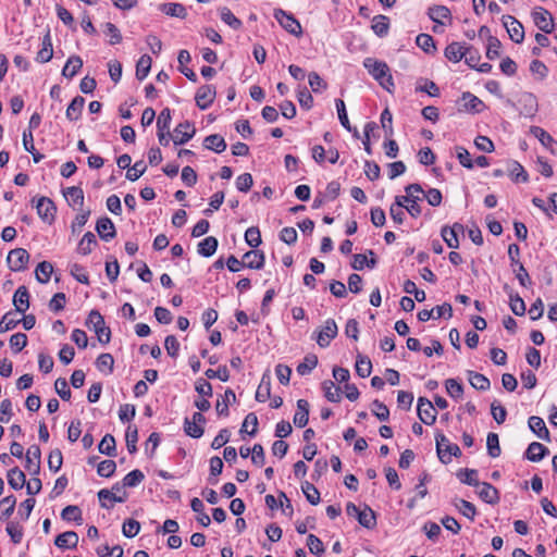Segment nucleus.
<instances>
[{"mask_svg":"<svg viewBox=\"0 0 557 557\" xmlns=\"http://www.w3.org/2000/svg\"><path fill=\"white\" fill-rule=\"evenodd\" d=\"M487 454L492 458H496L500 455L499 438L496 433H488L486 438Z\"/></svg>","mask_w":557,"mask_h":557,"instance_id":"obj_58","label":"nucleus"},{"mask_svg":"<svg viewBox=\"0 0 557 557\" xmlns=\"http://www.w3.org/2000/svg\"><path fill=\"white\" fill-rule=\"evenodd\" d=\"M25 482V474L20 468L14 467L8 471V483L13 490H21Z\"/></svg>","mask_w":557,"mask_h":557,"instance_id":"obj_37","label":"nucleus"},{"mask_svg":"<svg viewBox=\"0 0 557 557\" xmlns=\"http://www.w3.org/2000/svg\"><path fill=\"white\" fill-rule=\"evenodd\" d=\"M419 419L426 425H432L436 420V410L433 404L425 397L418 399L417 406Z\"/></svg>","mask_w":557,"mask_h":557,"instance_id":"obj_9","label":"nucleus"},{"mask_svg":"<svg viewBox=\"0 0 557 557\" xmlns=\"http://www.w3.org/2000/svg\"><path fill=\"white\" fill-rule=\"evenodd\" d=\"M530 132L552 153L557 154V141L545 129L540 126H532Z\"/></svg>","mask_w":557,"mask_h":557,"instance_id":"obj_17","label":"nucleus"},{"mask_svg":"<svg viewBox=\"0 0 557 557\" xmlns=\"http://www.w3.org/2000/svg\"><path fill=\"white\" fill-rule=\"evenodd\" d=\"M85 104V99L81 96H76L66 109V117L70 121H76L79 119L83 108Z\"/></svg>","mask_w":557,"mask_h":557,"instance_id":"obj_38","label":"nucleus"},{"mask_svg":"<svg viewBox=\"0 0 557 557\" xmlns=\"http://www.w3.org/2000/svg\"><path fill=\"white\" fill-rule=\"evenodd\" d=\"M519 103L522 106V113L527 116H532L537 111V99L531 92H523L519 98Z\"/></svg>","mask_w":557,"mask_h":557,"instance_id":"obj_27","label":"nucleus"},{"mask_svg":"<svg viewBox=\"0 0 557 557\" xmlns=\"http://www.w3.org/2000/svg\"><path fill=\"white\" fill-rule=\"evenodd\" d=\"M215 88L212 85H202L198 88L195 100L199 109L206 110L209 108L215 99Z\"/></svg>","mask_w":557,"mask_h":557,"instance_id":"obj_13","label":"nucleus"},{"mask_svg":"<svg viewBox=\"0 0 557 557\" xmlns=\"http://www.w3.org/2000/svg\"><path fill=\"white\" fill-rule=\"evenodd\" d=\"M98 449L101 454L107 456L115 455V440L111 434H106L98 445Z\"/></svg>","mask_w":557,"mask_h":557,"instance_id":"obj_55","label":"nucleus"},{"mask_svg":"<svg viewBox=\"0 0 557 557\" xmlns=\"http://www.w3.org/2000/svg\"><path fill=\"white\" fill-rule=\"evenodd\" d=\"M29 261V253L24 248H15L11 250L7 257L9 268L14 271H23Z\"/></svg>","mask_w":557,"mask_h":557,"instance_id":"obj_6","label":"nucleus"},{"mask_svg":"<svg viewBox=\"0 0 557 557\" xmlns=\"http://www.w3.org/2000/svg\"><path fill=\"white\" fill-rule=\"evenodd\" d=\"M53 272V265L48 261L40 262L36 270L35 276L39 283H48L50 281L51 274Z\"/></svg>","mask_w":557,"mask_h":557,"instance_id":"obj_42","label":"nucleus"},{"mask_svg":"<svg viewBox=\"0 0 557 557\" xmlns=\"http://www.w3.org/2000/svg\"><path fill=\"white\" fill-rule=\"evenodd\" d=\"M184 431L188 436L193 438H199L203 434V426L198 423L191 422L189 418H185Z\"/></svg>","mask_w":557,"mask_h":557,"instance_id":"obj_63","label":"nucleus"},{"mask_svg":"<svg viewBox=\"0 0 557 557\" xmlns=\"http://www.w3.org/2000/svg\"><path fill=\"white\" fill-rule=\"evenodd\" d=\"M435 443L438 459L443 463L448 465L449 462H451L453 457L461 456V449L459 448V446L457 444L450 443L449 440L444 434H436Z\"/></svg>","mask_w":557,"mask_h":557,"instance_id":"obj_2","label":"nucleus"},{"mask_svg":"<svg viewBox=\"0 0 557 557\" xmlns=\"http://www.w3.org/2000/svg\"><path fill=\"white\" fill-rule=\"evenodd\" d=\"M244 260L247 268L260 270L264 267L265 257L260 250H250L244 255Z\"/></svg>","mask_w":557,"mask_h":557,"instance_id":"obj_28","label":"nucleus"},{"mask_svg":"<svg viewBox=\"0 0 557 557\" xmlns=\"http://www.w3.org/2000/svg\"><path fill=\"white\" fill-rule=\"evenodd\" d=\"M428 15L434 23L441 26L445 25V20H451L450 11L445 5L431 7L428 11Z\"/></svg>","mask_w":557,"mask_h":557,"instance_id":"obj_24","label":"nucleus"},{"mask_svg":"<svg viewBox=\"0 0 557 557\" xmlns=\"http://www.w3.org/2000/svg\"><path fill=\"white\" fill-rule=\"evenodd\" d=\"M273 15L280 25L289 34L297 37L302 34L300 23L294 17L292 13H288L282 9H275Z\"/></svg>","mask_w":557,"mask_h":557,"instance_id":"obj_5","label":"nucleus"},{"mask_svg":"<svg viewBox=\"0 0 557 557\" xmlns=\"http://www.w3.org/2000/svg\"><path fill=\"white\" fill-rule=\"evenodd\" d=\"M460 110L470 112V113H480L484 109V103L481 99H479L473 94L466 91L462 94L459 101Z\"/></svg>","mask_w":557,"mask_h":557,"instance_id":"obj_14","label":"nucleus"},{"mask_svg":"<svg viewBox=\"0 0 557 557\" xmlns=\"http://www.w3.org/2000/svg\"><path fill=\"white\" fill-rule=\"evenodd\" d=\"M16 498L14 495L5 496L0 500V520L9 518L15 508Z\"/></svg>","mask_w":557,"mask_h":557,"instance_id":"obj_47","label":"nucleus"},{"mask_svg":"<svg viewBox=\"0 0 557 557\" xmlns=\"http://www.w3.org/2000/svg\"><path fill=\"white\" fill-rule=\"evenodd\" d=\"M372 29L379 37L387 35L389 29V20L385 15H376L372 20Z\"/></svg>","mask_w":557,"mask_h":557,"instance_id":"obj_43","label":"nucleus"},{"mask_svg":"<svg viewBox=\"0 0 557 557\" xmlns=\"http://www.w3.org/2000/svg\"><path fill=\"white\" fill-rule=\"evenodd\" d=\"M416 44L426 53H431L436 50L434 39L429 34H419L416 38Z\"/></svg>","mask_w":557,"mask_h":557,"instance_id":"obj_53","label":"nucleus"},{"mask_svg":"<svg viewBox=\"0 0 557 557\" xmlns=\"http://www.w3.org/2000/svg\"><path fill=\"white\" fill-rule=\"evenodd\" d=\"M478 487L479 497L491 505L497 504L499 502V494L497 488H495L492 484L487 482H482Z\"/></svg>","mask_w":557,"mask_h":557,"instance_id":"obj_19","label":"nucleus"},{"mask_svg":"<svg viewBox=\"0 0 557 557\" xmlns=\"http://www.w3.org/2000/svg\"><path fill=\"white\" fill-rule=\"evenodd\" d=\"M318 364V357L315 355H307L304 361L297 366V372L299 375L309 374Z\"/></svg>","mask_w":557,"mask_h":557,"instance_id":"obj_50","label":"nucleus"},{"mask_svg":"<svg viewBox=\"0 0 557 557\" xmlns=\"http://www.w3.org/2000/svg\"><path fill=\"white\" fill-rule=\"evenodd\" d=\"M96 231L101 239L109 242L115 236V227L109 218H101L97 221Z\"/></svg>","mask_w":557,"mask_h":557,"instance_id":"obj_20","label":"nucleus"},{"mask_svg":"<svg viewBox=\"0 0 557 557\" xmlns=\"http://www.w3.org/2000/svg\"><path fill=\"white\" fill-rule=\"evenodd\" d=\"M447 394L455 399H459L463 395V386L456 379H447L445 381Z\"/></svg>","mask_w":557,"mask_h":557,"instance_id":"obj_56","label":"nucleus"},{"mask_svg":"<svg viewBox=\"0 0 557 557\" xmlns=\"http://www.w3.org/2000/svg\"><path fill=\"white\" fill-rule=\"evenodd\" d=\"M338 327L333 319H327L323 327L319 331L317 336V344L325 348L330 345L331 341L337 336Z\"/></svg>","mask_w":557,"mask_h":557,"instance_id":"obj_10","label":"nucleus"},{"mask_svg":"<svg viewBox=\"0 0 557 557\" xmlns=\"http://www.w3.org/2000/svg\"><path fill=\"white\" fill-rule=\"evenodd\" d=\"M96 245L97 239L95 234H92L91 232H87L78 243L77 252L83 256H86L92 251Z\"/></svg>","mask_w":557,"mask_h":557,"instance_id":"obj_41","label":"nucleus"},{"mask_svg":"<svg viewBox=\"0 0 557 557\" xmlns=\"http://www.w3.org/2000/svg\"><path fill=\"white\" fill-rule=\"evenodd\" d=\"M548 454V449L539 442H532L527 451L525 457L532 462L541 461Z\"/></svg>","mask_w":557,"mask_h":557,"instance_id":"obj_30","label":"nucleus"},{"mask_svg":"<svg viewBox=\"0 0 557 557\" xmlns=\"http://www.w3.org/2000/svg\"><path fill=\"white\" fill-rule=\"evenodd\" d=\"M457 476L463 484L470 486H479L481 484L475 469H461L457 472Z\"/></svg>","mask_w":557,"mask_h":557,"instance_id":"obj_46","label":"nucleus"},{"mask_svg":"<svg viewBox=\"0 0 557 557\" xmlns=\"http://www.w3.org/2000/svg\"><path fill=\"white\" fill-rule=\"evenodd\" d=\"M78 544V535L74 531H66L59 534L54 540V545L61 549L75 548Z\"/></svg>","mask_w":557,"mask_h":557,"instance_id":"obj_22","label":"nucleus"},{"mask_svg":"<svg viewBox=\"0 0 557 557\" xmlns=\"http://www.w3.org/2000/svg\"><path fill=\"white\" fill-rule=\"evenodd\" d=\"M20 322L21 319H17L13 311L7 312L0 320V333L13 330Z\"/></svg>","mask_w":557,"mask_h":557,"instance_id":"obj_54","label":"nucleus"},{"mask_svg":"<svg viewBox=\"0 0 557 557\" xmlns=\"http://www.w3.org/2000/svg\"><path fill=\"white\" fill-rule=\"evenodd\" d=\"M53 49L50 32L48 30L42 38L41 49L38 51L36 55V61L39 63L49 62L52 59Z\"/></svg>","mask_w":557,"mask_h":557,"instance_id":"obj_26","label":"nucleus"},{"mask_svg":"<svg viewBox=\"0 0 557 557\" xmlns=\"http://www.w3.org/2000/svg\"><path fill=\"white\" fill-rule=\"evenodd\" d=\"M203 146L206 149L212 150L216 153H221L226 149V143L224 138L219 134H212L205 138Z\"/></svg>","mask_w":557,"mask_h":557,"instance_id":"obj_32","label":"nucleus"},{"mask_svg":"<svg viewBox=\"0 0 557 557\" xmlns=\"http://www.w3.org/2000/svg\"><path fill=\"white\" fill-rule=\"evenodd\" d=\"M126 446L131 454L137 451L138 430L135 425H128L125 434Z\"/></svg>","mask_w":557,"mask_h":557,"instance_id":"obj_57","label":"nucleus"},{"mask_svg":"<svg viewBox=\"0 0 557 557\" xmlns=\"http://www.w3.org/2000/svg\"><path fill=\"white\" fill-rule=\"evenodd\" d=\"M358 522L367 528V529H374L375 525H376V517H375V513L374 511L366 506L363 510L360 511V513H358Z\"/></svg>","mask_w":557,"mask_h":557,"instance_id":"obj_44","label":"nucleus"},{"mask_svg":"<svg viewBox=\"0 0 557 557\" xmlns=\"http://www.w3.org/2000/svg\"><path fill=\"white\" fill-rule=\"evenodd\" d=\"M529 428L530 430L540 438L549 442V431L546 428L544 420L537 416H532L529 418Z\"/></svg>","mask_w":557,"mask_h":557,"instance_id":"obj_21","label":"nucleus"},{"mask_svg":"<svg viewBox=\"0 0 557 557\" xmlns=\"http://www.w3.org/2000/svg\"><path fill=\"white\" fill-rule=\"evenodd\" d=\"M307 546L313 555L321 556L324 553V545L322 541L314 534L308 535Z\"/></svg>","mask_w":557,"mask_h":557,"instance_id":"obj_64","label":"nucleus"},{"mask_svg":"<svg viewBox=\"0 0 557 557\" xmlns=\"http://www.w3.org/2000/svg\"><path fill=\"white\" fill-rule=\"evenodd\" d=\"M83 66V60L78 55H72L67 59L62 75L66 78H73Z\"/></svg>","mask_w":557,"mask_h":557,"instance_id":"obj_34","label":"nucleus"},{"mask_svg":"<svg viewBox=\"0 0 557 557\" xmlns=\"http://www.w3.org/2000/svg\"><path fill=\"white\" fill-rule=\"evenodd\" d=\"M451 504L462 516L470 519L471 521L474 520L476 516V508L472 503L455 497L451 500Z\"/></svg>","mask_w":557,"mask_h":557,"instance_id":"obj_29","label":"nucleus"},{"mask_svg":"<svg viewBox=\"0 0 557 557\" xmlns=\"http://www.w3.org/2000/svg\"><path fill=\"white\" fill-rule=\"evenodd\" d=\"M218 239L213 236H208L198 244V253L202 257H211L218 248Z\"/></svg>","mask_w":557,"mask_h":557,"instance_id":"obj_35","label":"nucleus"},{"mask_svg":"<svg viewBox=\"0 0 557 557\" xmlns=\"http://www.w3.org/2000/svg\"><path fill=\"white\" fill-rule=\"evenodd\" d=\"M466 44L454 41L445 48L444 55L450 62L457 63L463 59V55H466Z\"/></svg>","mask_w":557,"mask_h":557,"instance_id":"obj_23","label":"nucleus"},{"mask_svg":"<svg viewBox=\"0 0 557 557\" xmlns=\"http://www.w3.org/2000/svg\"><path fill=\"white\" fill-rule=\"evenodd\" d=\"M322 389L324 396L329 401L339 403L342 399V392L339 387H336L334 382L326 380L322 383Z\"/></svg>","mask_w":557,"mask_h":557,"instance_id":"obj_40","label":"nucleus"},{"mask_svg":"<svg viewBox=\"0 0 557 557\" xmlns=\"http://www.w3.org/2000/svg\"><path fill=\"white\" fill-rule=\"evenodd\" d=\"M5 530H7V533L9 534V536L11 537V541L14 544L21 543L24 532H23V527L18 522L10 521L7 524Z\"/></svg>","mask_w":557,"mask_h":557,"instance_id":"obj_59","label":"nucleus"},{"mask_svg":"<svg viewBox=\"0 0 557 557\" xmlns=\"http://www.w3.org/2000/svg\"><path fill=\"white\" fill-rule=\"evenodd\" d=\"M159 10L165 15L185 18L187 16V11L185 7L181 3L169 2L159 4Z\"/></svg>","mask_w":557,"mask_h":557,"instance_id":"obj_31","label":"nucleus"},{"mask_svg":"<svg viewBox=\"0 0 557 557\" xmlns=\"http://www.w3.org/2000/svg\"><path fill=\"white\" fill-rule=\"evenodd\" d=\"M64 197L67 201L72 202L73 205H82L84 200V194L82 188L76 186L67 187L64 190Z\"/></svg>","mask_w":557,"mask_h":557,"instance_id":"obj_61","label":"nucleus"},{"mask_svg":"<svg viewBox=\"0 0 557 557\" xmlns=\"http://www.w3.org/2000/svg\"><path fill=\"white\" fill-rule=\"evenodd\" d=\"M271 396V377L269 373H264L256 392V400L259 403L267 401Z\"/></svg>","mask_w":557,"mask_h":557,"instance_id":"obj_33","label":"nucleus"},{"mask_svg":"<svg viewBox=\"0 0 557 557\" xmlns=\"http://www.w3.org/2000/svg\"><path fill=\"white\" fill-rule=\"evenodd\" d=\"M40 448L38 445H30L26 451L25 468L33 474H38L40 471Z\"/></svg>","mask_w":557,"mask_h":557,"instance_id":"obj_16","label":"nucleus"},{"mask_svg":"<svg viewBox=\"0 0 557 557\" xmlns=\"http://www.w3.org/2000/svg\"><path fill=\"white\" fill-rule=\"evenodd\" d=\"M13 305L15 311L18 313H25L29 308V293L26 286H20L13 295Z\"/></svg>","mask_w":557,"mask_h":557,"instance_id":"obj_18","label":"nucleus"},{"mask_svg":"<svg viewBox=\"0 0 557 557\" xmlns=\"http://www.w3.org/2000/svg\"><path fill=\"white\" fill-rule=\"evenodd\" d=\"M459 233H463V225L460 223H455L453 226H444L441 231L443 240L449 248L454 249L459 247Z\"/></svg>","mask_w":557,"mask_h":557,"instance_id":"obj_15","label":"nucleus"},{"mask_svg":"<svg viewBox=\"0 0 557 557\" xmlns=\"http://www.w3.org/2000/svg\"><path fill=\"white\" fill-rule=\"evenodd\" d=\"M309 420V403L306 399L297 400V411L294 416V424L298 428L307 425Z\"/></svg>","mask_w":557,"mask_h":557,"instance_id":"obj_25","label":"nucleus"},{"mask_svg":"<svg viewBox=\"0 0 557 557\" xmlns=\"http://www.w3.org/2000/svg\"><path fill=\"white\" fill-rule=\"evenodd\" d=\"M245 240L251 248H257L261 244V234L258 227H248L245 232Z\"/></svg>","mask_w":557,"mask_h":557,"instance_id":"obj_62","label":"nucleus"},{"mask_svg":"<svg viewBox=\"0 0 557 557\" xmlns=\"http://www.w3.org/2000/svg\"><path fill=\"white\" fill-rule=\"evenodd\" d=\"M33 203H35L37 214L42 221L51 223L54 220L57 208L50 198L42 196L39 197L36 202L35 199H33Z\"/></svg>","mask_w":557,"mask_h":557,"instance_id":"obj_7","label":"nucleus"},{"mask_svg":"<svg viewBox=\"0 0 557 557\" xmlns=\"http://www.w3.org/2000/svg\"><path fill=\"white\" fill-rule=\"evenodd\" d=\"M532 17L535 26L545 34H550L554 30V20L552 14L544 8H537L532 12Z\"/></svg>","mask_w":557,"mask_h":557,"instance_id":"obj_8","label":"nucleus"},{"mask_svg":"<svg viewBox=\"0 0 557 557\" xmlns=\"http://www.w3.org/2000/svg\"><path fill=\"white\" fill-rule=\"evenodd\" d=\"M258 431V417L256 413L250 412L246 416L240 433H247L250 436H255Z\"/></svg>","mask_w":557,"mask_h":557,"instance_id":"obj_48","label":"nucleus"},{"mask_svg":"<svg viewBox=\"0 0 557 557\" xmlns=\"http://www.w3.org/2000/svg\"><path fill=\"white\" fill-rule=\"evenodd\" d=\"M86 324L96 333L101 344H108L110 342V329L106 326L104 319L98 311L92 310L89 313Z\"/></svg>","mask_w":557,"mask_h":557,"instance_id":"obj_3","label":"nucleus"},{"mask_svg":"<svg viewBox=\"0 0 557 557\" xmlns=\"http://www.w3.org/2000/svg\"><path fill=\"white\" fill-rule=\"evenodd\" d=\"M405 191L408 199L406 210L412 218H418L422 212L419 201L422 199L421 195L424 194V190L420 184L414 183L406 186Z\"/></svg>","mask_w":557,"mask_h":557,"instance_id":"obj_4","label":"nucleus"},{"mask_svg":"<svg viewBox=\"0 0 557 557\" xmlns=\"http://www.w3.org/2000/svg\"><path fill=\"white\" fill-rule=\"evenodd\" d=\"M372 371L371 360L361 354L357 355L356 359V372L360 377H368Z\"/></svg>","mask_w":557,"mask_h":557,"instance_id":"obj_45","label":"nucleus"},{"mask_svg":"<svg viewBox=\"0 0 557 557\" xmlns=\"http://www.w3.org/2000/svg\"><path fill=\"white\" fill-rule=\"evenodd\" d=\"M363 66L368 70L369 74L388 92H393L395 87L393 76L388 65L373 58H366Z\"/></svg>","mask_w":557,"mask_h":557,"instance_id":"obj_1","label":"nucleus"},{"mask_svg":"<svg viewBox=\"0 0 557 557\" xmlns=\"http://www.w3.org/2000/svg\"><path fill=\"white\" fill-rule=\"evenodd\" d=\"M467 373L469 376V383L473 388L479 391H487L490 388L491 382L485 375L471 370Z\"/></svg>","mask_w":557,"mask_h":557,"instance_id":"obj_39","label":"nucleus"},{"mask_svg":"<svg viewBox=\"0 0 557 557\" xmlns=\"http://www.w3.org/2000/svg\"><path fill=\"white\" fill-rule=\"evenodd\" d=\"M509 174L515 182L527 183L529 175L524 168L517 161H512L509 168Z\"/></svg>","mask_w":557,"mask_h":557,"instance_id":"obj_49","label":"nucleus"},{"mask_svg":"<svg viewBox=\"0 0 557 557\" xmlns=\"http://www.w3.org/2000/svg\"><path fill=\"white\" fill-rule=\"evenodd\" d=\"M503 24L507 29V33L511 40H513L517 44H520L523 41L524 38V29L522 24L516 20L511 15H504L503 16Z\"/></svg>","mask_w":557,"mask_h":557,"instance_id":"obj_12","label":"nucleus"},{"mask_svg":"<svg viewBox=\"0 0 557 557\" xmlns=\"http://www.w3.org/2000/svg\"><path fill=\"white\" fill-rule=\"evenodd\" d=\"M195 134H196L195 126L190 122L185 121L183 123H180L174 128L173 135L171 137H172L174 145L177 146V145H184L187 141H189L194 137Z\"/></svg>","mask_w":557,"mask_h":557,"instance_id":"obj_11","label":"nucleus"},{"mask_svg":"<svg viewBox=\"0 0 557 557\" xmlns=\"http://www.w3.org/2000/svg\"><path fill=\"white\" fill-rule=\"evenodd\" d=\"M236 401V395L233 389L227 388L224 393V396H222V400L216 401L215 409L219 416H228V403H235Z\"/></svg>","mask_w":557,"mask_h":557,"instance_id":"obj_36","label":"nucleus"},{"mask_svg":"<svg viewBox=\"0 0 557 557\" xmlns=\"http://www.w3.org/2000/svg\"><path fill=\"white\" fill-rule=\"evenodd\" d=\"M302 493L305 494L307 500L311 505H318L320 503V492L318 488L310 482L306 481L301 484Z\"/></svg>","mask_w":557,"mask_h":557,"instance_id":"obj_51","label":"nucleus"},{"mask_svg":"<svg viewBox=\"0 0 557 557\" xmlns=\"http://www.w3.org/2000/svg\"><path fill=\"white\" fill-rule=\"evenodd\" d=\"M61 518L65 521H82V510L78 506L69 505L61 511Z\"/></svg>","mask_w":557,"mask_h":557,"instance_id":"obj_60","label":"nucleus"},{"mask_svg":"<svg viewBox=\"0 0 557 557\" xmlns=\"http://www.w3.org/2000/svg\"><path fill=\"white\" fill-rule=\"evenodd\" d=\"M220 17L225 24H227L233 29H239L243 25L242 21L237 18L232 13V11L226 7L220 9Z\"/></svg>","mask_w":557,"mask_h":557,"instance_id":"obj_52","label":"nucleus"}]
</instances>
